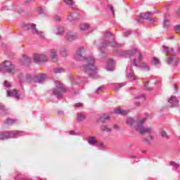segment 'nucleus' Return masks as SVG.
<instances>
[{
	"label": "nucleus",
	"instance_id": "3c124183",
	"mask_svg": "<svg viewBox=\"0 0 180 180\" xmlns=\"http://www.w3.org/2000/svg\"><path fill=\"white\" fill-rule=\"evenodd\" d=\"M112 70H113V68H110V69H109V68H108V70H109V71H112Z\"/></svg>",
	"mask_w": 180,
	"mask_h": 180
},
{
	"label": "nucleus",
	"instance_id": "0eeeda50",
	"mask_svg": "<svg viewBox=\"0 0 180 180\" xmlns=\"http://www.w3.org/2000/svg\"><path fill=\"white\" fill-rule=\"evenodd\" d=\"M105 46H112L115 44V37L110 33H107L105 35V41L104 42Z\"/></svg>",
	"mask_w": 180,
	"mask_h": 180
},
{
	"label": "nucleus",
	"instance_id": "a19ab883",
	"mask_svg": "<svg viewBox=\"0 0 180 180\" xmlns=\"http://www.w3.org/2000/svg\"><path fill=\"white\" fill-rule=\"evenodd\" d=\"M134 65L137 67V61L136 60H134Z\"/></svg>",
	"mask_w": 180,
	"mask_h": 180
},
{
	"label": "nucleus",
	"instance_id": "2eb2a0df",
	"mask_svg": "<svg viewBox=\"0 0 180 180\" xmlns=\"http://www.w3.org/2000/svg\"><path fill=\"white\" fill-rule=\"evenodd\" d=\"M98 141H96V138L95 136H90L88 139L89 144H91V146H95V143H96Z\"/></svg>",
	"mask_w": 180,
	"mask_h": 180
},
{
	"label": "nucleus",
	"instance_id": "c85d7f7f",
	"mask_svg": "<svg viewBox=\"0 0 180 180\" xmlns=\"http://www.w3.org/2000/svg\"><path fill=\"white\" fill-rule=\"evenodd\" d=\"M170 165H173L174 168H176V169H178L179 165L178 164H176V162H170Z\"/></svg>",
	"mask_w": 180,
	"mask_h": 180
},
{
	"label": "nucleus",
	"instance_id": "a18cd8bd",
	"mask_svg": "<svg viewBox=\"0 0 180 180\" xmlns=\"http://www.w3.org/2000/svg\"><path fill=\"white\" fill-rule=\"evenodd\" d=\"M111 11H112V13H115V11H113V7L110 8Z\"/></svg>",
	"mask_w": 180,
	"mask_h": 180
},
{
	"label": "nucleus",
	"instance_id": "9d476101",
	"mask_svg": "<svg viewBox=\"0 0 180 180\" xmlns=\"http://www.w3.org/2000/svg\"><path fill=\"white\" fill-rule=\"evenodd\" d=\"M46 78H47V75L45 74L44 75H39L34 77V80L35 84L43 82V81L46 80Z\"/></svg>",
	"mask_w": 180,
	"mask_h": 180
},
{
	"label": "nucleus",
	"instance_id": "72a5a7b5",
	"mask_svg": "<svg viewBox=\"0 0 180 180\" xmlns=\"http://www.w3.org/2000/svg\"><path fill=\"white\" fill-rule=\"evenodd\" d=\"M143 141H144L145 143H146L147 144H149V145L151 144V143L150 142V140L148 139H143Z\"/></svg>",
	"mask_w": 180,
	"mask_h": 180
},
{
	"label": "nucleus",
	"instance_id": "49530a36",
	"mask_svg": "<svg viewBox=\"0 0 180 180\" xmlns=\"http://www.w3.org/2000/svg\"><path fill=\"white\" fill-rule=\"evenodd\" d=\"M100 147H103V143H100Z\"/></svg>",
	"mask_w": 180,
	"mask_h": 180
},
{
	"label": "nucleus",
	"instance_id": "37998d69",
	"mask_svg": "<svg viewBox=\"0 0 180 180\" xmlns=\"http://www.w3.org/2000/svg\"><path fill=\"white\" fill-rule=\"evenodd\" d=\"M173 59H174V58H169V60H168L169 63H171V61H172Z\"/></svg>",
	"mask_w": 180,
	"mask_h": 180
},
{
	"label": "nucleus",
	"instance_id": "5701e85b",
	"mask_svg": "<svg viewBox=\"0 0 180 180\" xmlns=\"http://www.w3.org/2000/svg\"><path fill=\"white\" fill-rule=\"evenodd\" d=\"M110 117L108 115H103L100 117L101 122H106V120H109Z\"/></svg>",
	"mask_w": 180,
	"mask_h": 180
},
{
	"label": "nucleus",
	"instance_id": "7ed1b4c3",
	"mask_svg": "<svg viewBox=\"0 0 180 180\" xmlns=\"http://www.w3.org/2000/svg\"><path fill=\"white\" fill-rule=\"evenodd\" d=\"M30 29L32 30V33H33V34H37V36H38L39 39H46L47 35H46V32L43 31H39L36 24L34 23L31 24Z\"/></svg>",
	"mask_w": 180,
	"mask_h": 180
},
{
	"label": "nucleus",
	"instance_id": "f8f14e48",
	"mask_svg": "<svg viewBox=\"0 0 180 180\" xmlns=\"http://www.w3.org/2000/svg\"><path fill=\"white\" fill-rule=\"evenodd\" d=\"M51 58L53 63L57 62V60H58L57 51L55 49H51Z\"/></svg>",
	"mask_w": 180,
	"mask_h": 180
},
{
	"label": "nucleus",
	"instance_id": "c756f323",
	"mask_svg": "<svg viewBox=\"0 0 180 180\" xmlns=\"http://www.w3.org/2000/svg\"><path fill=\"white\" fill-rule=\"evenodd\" d=\"M64 2L67 4L71 6L72 5V0H63Z\"/></svg>",
	"mask_w": 180,
	"mask_h": 180
},
{
	"label": "nucleus",
	"instance_id": "5fc2aeb1",
	"mask_svg": "<svg viewBox=\"0 0 180 180\" xmlns=\"http://www.w3.org/2000/svg\"><path fill=\"white\" fill-rule=\"evenodd\" d=\"M172 98H171L170 99H169V101H171Z\"/></svg>",
	"mask_w": 180,
	"mask_h": 180
},
{
	"label": "nucleus",
	"instance_id": "a211bd4d",
	"mask_svg": "<svg viewBox=\"0 0 180 180\" xmlns=\"http://www.w3.org/2000/svg\"><path fill=\"white\" fill-rule=\"evenodd\" d=\"M101 130L103 131L104 133H109V131H112V128L106 126V125H102L101 127Z\"/></svg>",
	"mask_w": 180,
	"mask_h": 180
},
{
	"label": "nucleus",
	"instance_id": "cd10ccee",
	"mask_svg": "<svg viewBox=\"0 0 180 180\" xmlns=\"http://www.w3.org/2000/svg\"><path fill=\"white\" fill-rule=\"evenodd\" d=\"M174 31L176 32V33H179V32H180V25H176L174 26Z\"/></svg>",
	"mask_w": 180,
	"mask_h": 180
},
{
	"label": "nucleus",
	"instance_id": "8fccbe9b",
	"mask_svg": "<svg viewBox=\"0 0 180 180\" xmlns=\"http://www.w3.org/2000/svg\"><path fill=\"white\" fill-rule=\"evenodd\" d=\"M140 105V103H136V105L139 106Z\"/></svg>",
	"mask_w": 180,
	"mask_h": 180
},
{
	"label": "nucleus",
	"instance_id": "c03bdc74",
	"mask_svg": "<svg viewBox=\"0 0 180 180\" xmlns=\"http://www.w3.org/2000/svg\"><path fill=\"white\" fill-rule=\"evenodd\" d=\"M129 34H130V32H127L125 33V36H129Z\"/></svg>",
	"mask_w": 180,
	"mask_h": 180
},
{
	"label": "nucleus",
	"instance_id": "412c9836",
	"mask_svg": "<svg viewBox=\"0 0 180 180\" xmlns=\"http://www.w3.org/2000/svg\"><path fill=\"white\" fill-rule=\"evenodd\" d=\"M15 123H16V121H15L12 119H7V120H6V124H8V126H13V124H15Z\"/></svg>",
	"mask_w": 180,
	"mask_h": 180
},
{
	"label": "nucleus",
	"instance_id": "ddd939ff",
	"mask_svg": "<svg viewBox=\"0 0 180 180\" xmlns=\"http://www.w3.org/2000/svg\"><path fill=\"white\" fill-rule=\"evenodd\" d=\"M25 81L28 84H33L34 82V77H32L30 75H27Z\"/></svg>",
	"mask_w": 180,
	"mask_h": 180
},
{
	"label": "nucleus",
	"instance_id": "39448f33",
	"mask_svg": "<svg viewBox=\"0 0 180 180\" xmlns=\"http://www.w3.org/2000/svg\"><path fill=\"white\" fill-rule=\"evenodd\" d=\"M64 92V86L60 82H56V88L53 89V95H61Z\"/></svg>",
	"mask_w": 180,
	"mask_h": 180
},
{
	"label": "nucleus",
	"instance_id": "c9c22d12",
	"mask_svg": "<svg viewBox=\"0 0 180 180\" xmlns=\"http://www.w3.org/2000/svg\"><path fill=\"white\" fill-rule=\"evenodd\" d=\"M56 22H60L61 20V18L60 16H57L56 18Z\"/></svg>",
	"mask_w": 180,
	"mask_h": 180
},
{
	"label": "nucleus",
	"instance_id": "423d86ee",
	"mask_svg": "<svg viewBox=\"0 0 180 180\" xmlns=\"http://www.w3.org/2000/svg\"><path fill=\"white\" fill-rule=\"evenodd\" d=\"M4 70H6L7 72H9V74H15V72H16V70H15L13 65L11 63V62L9 61H5L4 63Z\"/></svg>",
	"mask_w": 180,
	"mask_h": 180
},
{
	"label": "nucleus",
	"instance_id": "2f4dec72",
	"mask_svg": "<svg viewBox=\"0 0 180 180\" xmlns=\"http://www.w3.org/2000/svg\"><path fill=\"white\" fill-rule=\"evenodd\" d=\"M75 106H76L77 108H81V107L84 106V104H82V103H77L75 104Z\"/></svg>",
	"mask_w": 180,
	"mask_h": 180
},
{
	"label": "nucleus",
	"instance_id": "6ab92c4d",
	"mask_svg": "<svg viewBox=\"0 0 180 180\" xmlns=\"http://www.w3.org/2000/svg\"><path fill=\"white\" fill-rule=\"evenodd\" d=\"M77 38V35L72 34H67L66 39L68 41H72L75 39Z\"/></svg>",
	"mask_w": 180,
	"mask_h": 180
},
{
	"label": "nucleus",
	"instance_id": "f3484780",
	"mask_svg": "<svg viewBox=\"0 0 180 180\" xmlns=\"http://www.w3.org/2000/svg\"><path fill=\"white\" fill-rule=\"evenodd\" d=\"M115 113H117L118 115H127L129 112L124 110H122L120 108H117L114 110Z\"/></svg>",
	"mask_w": 180,
	"mask_h": 180
},
{
	"label": "nucleus",
	"instance_id": "e433bc0d",
	"mask_svg": "<svg viewBox=\"0 0 180 180\" xmlns=\"http://www.w3.org/2000/svg\"><path fill=\"white\" fill-rule=\"evenodd\" d=\"M64 32V28H60V30L58 31L59 34H63V32Z\"/></svg>",
	"mask_w": 180,
	"mask_h": 180
},
{
	"label": "nucleus",
	"instance_id": "4c0bfd02",
	"mask_svg": "<svg viewBox=\"0 0 180 180\" xmlns=\"http://www.w3.org/2000/svg\"><path fill=\"white\" fill-rule=\"evenodd\" d=\"M138 60H143V56H141V53L139 54Z\"/></svg>",
	"mask_w": 180,
	"mask_h": 180
},
{
	"label": "nucleus",
	"instance_id": "4468645a",
	"mask_svg": "<svg viewBox=\"0 0 180 180\" xmlns=\"http://www.w3.org/2000/svg\"><path fill=\"white\" fill-rule=\"evenodd\" d=\"M7 96H15V98H19V94H18V90L14 89V92L12 93L11 91H7Z\"/></svg>",
	"mask_w": 180,
	"mask_h": 180
},
{
	"label": "nucleus",
	"instance_id": "6e6552de",
	"mask_svg": "<svg viewBox=\"0 0 180 180\" xmlns=\"http://www.w3.org/2000/svg\"><path fill=\"white\" fill-rule=\"evenodd\" d=\"M16 134H19V132H6L4 134H0V140H5L6 139L15 137Z\"/></svg>",
	"mask_w": 180,
	"mask_h": 180
},
{
	"label": "nucleus",
	"instance_id": "7c9ffc66",
	"mask_svg": "<svg viewBox=\"0 0 180 180\" xmlns=\"http://www.w3.org/2000/svg\"><path fill=\"white\" fill-rule=\"evenodd\" d=\"M161 136L162 137H168V135L167 134V132H165V131H162L161 132Z\"/></svg>",
	"mask_w": 180,
	"mask_h": 180
},
{
	"label": "nucleus",
	"instance_id": "f704fd0d",
	"mask_svg": "<svg viewBox=\"0 0 180 180\" xmlns=\"http://www.w3.org/2000/svg\"><path fill=\"white\" fill-rule=\"evenodd\" d=\"M165 26H169V20H165Z\"/></svg>",
	"mask_w": 180,
	"mask_h": 180
},
{
	"label": "nucleus",
	"instance_id": "603ef678",
	"mask_svg": "<svg viewBox=\"0 0 180 180\" xmlns=\"http://www.w3.org/2000/svg\"><path fill=\"white\" fill-rule=\"evenodd\" d=\"M114 129H117V125H115Z\"/></svg>",
	"mask_w": 180,
	"mask_h": 180
},
{
	"label": "nucleus",
	"instance_id": "58836bf2",
	"mask_svg": "<svg viewBox=\"0 0 180 180\" xmlns=\"http://www.w3.org/2000/svg\"><path fill=\"white\" fill-rule=\"evenodd\" d=\"M165 51H168V46H163Z\"/></svg>",
	"mask_w": 180,
	"mask_h": 180
},
{
	"label": "nucleus",
	"instance_id": "79ce46f5",
	"mask_svg": "<svg viewBox=\"0 0 180 180\" xmlns=\"http://www.w3.org/2000/svg\"><path fill=\"white\" fill-rule=\"evenodd\" d=\"M70 134H75V131H70Z\"/></svg>",
	"mask_w": 180,
	"mask_h": 180
},
{
	"label": "nucleus",
	"instance_id": "20e7f679",
	"mask_svg": "<svg viewBox=\"0 0 180 180\" xmlns=\"http://www.w3.org/2000/svg\"><path fill=\"white\" fill-rule=\"evenodd\" d=\"M33 60L35 64H40V63H47L49 61V58L44 54L35 53L34 54Z\"/></svg>",
	"mask_w": 180,
	"mask_h": 180
},
{
	"label": "nucleus",
	"instance_id": "9b49d317",
	"mask_svg": "<svg viewBox=\"0 0 180 180\" xmlns=\"http://www.w3.org/2000/svg\"><path fill=\"white\" fill-rule=\"evenodd\" d=\"M79 18H81V16L79 15V13H70L68 15V19L69 20H77L79 19Z\"/></svg>",
	"mask_w": 180,
	"mask_h": 180
},
{
	"label": "nucleus",
	"instance_id": "aec40b11",
	"mask_svg": "<svg viewBox=\"0 0 180 180\" xmlns=\"http://www.w3.org/2000/svg\"><path fill=\"white\" fill-rule=\"evenodd\" d=\"M77 119V121L79 122H84V120L86 119V115L84 114H78Z\"/></svg>",
	"mask_w": 180,
	"mask_h": 180
},
{
	"label": "nucleus",
	"instance_id": "393cba45",
	"mask_svg": "<svg viewBox=\"0 0 180 180\" xmlns=\"http://www.w3.org/2000/svg\"><path fill=\"white\" fill-rule=\"evenodd\" d=\"M63 71H64V70L61 68H56L53 70L55 74H60V72H63Z\"/></svg>",
	"mask_w": 180,
	"mask_h": 180
},
{
	"label": "nucleus",
	"instance_id": "b1692460",
	"mask_svg": "<svg viewBox=\"0 0 180 180\" xmlns=\"http://www.w3.org/2000/svg\"><path fill=\"white\" fill-rule=\"evenodd\" d=\"M89 25L88 24H83L80 25V30H88Z\"/></svg>",
	"mask_w": 180,
	"mask_h": 180
},
{
	"label": "nucleus",
	"instance_id": "473e14b6",
	"mask_svg": "<svg viewBox=\"0 0 180 180\" xmlns=\"http://www.w3.org/2000/svg\"><path fill=\"white\" fill-rule=\"evenodd\" d=\"M4 86H6L7 88H11V84H9V82L7 81L4 82Z\"/></svg>",
	"mask_w": 180,
	"mask_h": 180
},
{
	"label": "nucleus",
	"instance_id": "ea45409f",
	"mask_svg": "<svg viewBox=\"0 0 180 180\" xmlns=\"http://www.w3.org/2000/svg\"><path fill=\"white\" fill-rule=\"evenodd\" d=\"M174 89H176V92L178 91V85L174 84Z\"/></svg>",
	"mask_w": 180,
	"mask_h": 180
},
{
	"label": "nucleus",
	"instance_id": "09e8293b",
	"mask_svg": "<svg viewBox=\"0 0 180 180\" xmlns=\"http://www.w3.org/2000/svg\"><path fill=\"white\" fill-rule=\"evenodd\" d=\"M102 90H103V89H102L101 87H99L98 89V91H102Z\"/></svg>",
	"mask_w": 180,
	"mask_h": 180
},
{
	"label": "nucleus",
	"instance_id": "bb28decb",
	"mask_svg": "<svg viewBox=\"0 0 180 180\" xmlns=\"http://www.w3.org/2000/svg\"><path fill=\"white\" fill-rule=\"evenodd\" d=\"M152 61H153V64H155V65H157V64H160V60L158 59H157V58H153L152 59Z\"/></svg>",
	"mask_w": 180,
	"mask_h": 180
},
{
	"label": "nucleus",
	"instance_id": "a878e982",
	"mask_svg": "<svg viewBox=\"0 0 180 180\" xmlns=\"http://www.w3.org/2000/svg\"><path fill=\"white\" fill-rule=\"evenodd\" d=\"M144 16L143 15H140L139 17H138L137 19V22H139V23H143V22H144Z\"/></svg>",
	"mask_w": 180,
	"mask_h": 180
},
{
	"label": "nucleus",
	"instance_id": "1a4fd4ad",
	"mask_svg": "<svg viewBox=\"0 0 180 180\" xmlns=\"http://www.w3.org/2000/svg\"><path fill=\"white\" fill-rule=\"evenodd\" d=\"M20 64L21 65H29V64H30V58L27 56H23L20 59Z\"/></svg>",
	"mask_w": 180,
	"mask_h": 180
},
{
	"label": "nucleus",
	"instance_id": "dca6fc26",
	"mask_svg": "<svg viewBox=\"0 0 180 180\" xmlns=\"http://www.w3.org/2000/svg\"><path fill=\"white\" fill-rule=\"evenodd\" d=\"M151 14L150 13H146L143 15V19H146L147 20H149L150 23H153L154 22V18H151Z\"/></svg>",
	"mask_w": 180,
	"mask_h": 180
},
{
	"label": "nucleus",
	"instance_id": "f03ea898",
	"mask_svg": "<svg viewBox=\"0 0 180 180\" xmlns=\"http://www.w3.org/2000/svg\"><path fill=\"white\" fill-rule=\"evenodd\" d=\"M144 122H146V119L138 121L136 126L134 127L135 130L139 131L141 134H151V133H153V129L151 127L146 128L143 127Z\"/></svg>",
	"mask_w": 180,
	"mask_h": 180
},
{
	"label": "nucleus",
	"instance_id": "de8ad7c7",
	"mask_svg": "<svg viewBox=\"0 0 180 180\" xmlns=\"http://www.w3.org/2000/svg\"><path fill=\"white\" fill-rule=\"evenodd\" d=\"M150 140H154V137L150 136Z\"/></svg>",
	"mask_w": 180,
	"mask_h": 180
},
{
	"label": "nucleus",
	"instance_id": "f257e3e1",
	"mask_svg": "<svg viewBox=\"0 0 180 180\" xmlns=\"http://www.w3.org/2000/svg\"><path fill=\"white\" fill-rule=\"evenodd\" d=\"M86 53L84 48L81 47L79 50H77V53L75 55L76 60L81 61L84 60L85 61V66L84 68L90 75L92 74H96V68H95V59L93 57L85 58Z\"/></svg>",
	"mask_w": 180,
	"mask_h": 180
},
{
	"label": "nucleus",
	"instance_id": "4be33fe9",
	"mask_svg": "<svg viewBox=\"0 0 180 180\" xmlns=\"http://www.w3.org/2000/svg\"><path fill=\"white\" fill-rule=\"evenodd\" d=\"M127 124H128V126H133L134 124V120H133L132 118H128L126 122Z\"/></svg>",
	"mask_w": 180,
	"mask_h": 180
},
{
	"label": "nucleus",
	"instance_id": "864d4df0",
	"mask_svg": "<svg viewBox=\"0 0 180 180\" xmlns=\"http://www.w3.org/2000/svg\"><path fill=\"white\" fill-rule=\"evenodd\" d=\"M97 94H99V91H97Z\"/></svg>",
	"mask_w": 180,
	"mask_h": 180
}]
</instances>
